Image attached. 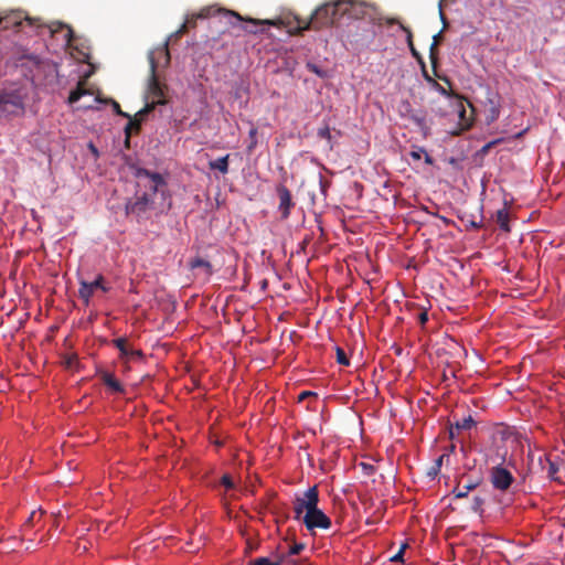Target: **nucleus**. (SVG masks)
<instances>
[{
    "label": "nucleus",
    "instance_id": "nucleus-1",
    "mask_svg": "<svg viewBox=\"0 0 565 565\" xmlns=\"http://www.w3.org/2000/svg\"><path fill=\"white\" fill-rule=\"evenodd\" d=\"M253 26H275L279 31H286L289 35H299L303 31H323L331 26H343V11L341 0L327 1L311 13L308 19H302L292 13L281 14L275 19L249 20Z\"/></svg>",
    "mask_w": 565,
    "mask_h": 565
},
{
    "label": "nucleus",
    "instance_id": "nucleus-2",
    "mask_svg": "<svg viewBox=\"0 0 565 565\" xmlns=\"http://www.w3.org/2000/svg\"><path fill=\"white\" fill-rule=\"evenodd\" d=\"M253 18L242 17L239 13L211 4L201 8L198 12L189 13L181 26L172 32L170 35H184L195 31L199 24H215L221 23L231 26H239V30L249 34L256 35L260 32V26H253L248 21Z\"/></svg>",
    "mask_w": 565,
    "mask_h": 565
},
{
    "label": "nucleus",
    "instance_id": "nucleus-3",
    "mask_svg": "<svg viewBox=\"0 0 565 565\" xmlns=\"http://www.w3.org/2000/svg\"><path fill=\"white\" fill-rule=\"evenodd\" d=\"M169 61L170 54L168 51V41H166L161 46L149 52L151 76L148 84V90L146 96L147 104L142 109H140L136 114L135 119H131L128 114L121 111L120 106L117 102H111L113 108L116 114L129 118V124L126 127L127 136H129L130 128H139L141 121L145 120L147 115L154 108L156 105H162L166 103L163 88L157 78L156 71L160 66H166L169 63Z\"/></svg>",
    "mask_w": 565,
    "mask_h": 565
},
{
    "label": "nucleus",
    "instance_id": "nucleus-4",
    "mask_svg": "<svg viewBox=\"0 0 565 565\" xmlns=\"http://www.w3.org/2000/svg\"><path fill=\"white\" fill-rule=\"evenodd\" d=\"M39 34L49 33L55 35H75L73 28L61 21H44L42 18H31L25 11L11 10L0 13V32Z\"/></svg>",
    "mask_w": 565,
    "mask_h": 565
},
{
    "label": "nucleus",
    "instance_id": "nucleus-5",
    "mask_svg": "<svg viewBox=\"0 0 565 565\" xmlns=\"http://www.w3.org/2000/svg\"><path fill=\"white\" fill-rule=\"evenodd\" d=\"M341 8L344 25L355 20H367L387 31L404 32L406 35H413L412 31L401 20L385 17L373 3L360 0H341Z\"/></svg>",
    "mask_w": 565,
    "mask_h": 565
},
{
    "label": "nucleus",
    "instance_id": "nucleus-6",
    "mask_svg": "<svg viewBox=\"0 0 565 565\" xmlns=\"http://www.w3.org/2000/svg\"><path fill=\"white\" fill-rule=\"evenodd\" d=\"M319 494L317 487H311L294 501L295 519L302 521L306 527L315 532L317 529L328 530L331 520L318 508Z\"/></svg>",
    "mask_w": 565,
    "mask_h": 565
},
{
    "label": "nucleus",
    "instance_id": "nucleus-7",
    "mask_svg": "<svg viewBox=\"0 0 565 565\" xmlns=\"http://www.w3.org/2000/svg\"><path fill=\"white\" fill-rule=\"evenodd\" d=\"M449 106L451 108V113L448 115L454 116V119H457L458 129L452 134L459 135L460 132L468 130L473 122L472 114L467 113L466 102L459 97H449L448 98ZM471 108V113H473L472 106L467 103Z\"/></svg>",
    "mask_w": 565,
    "mask_h": 565
},
{
    "label": "nucleus",
    "instance_id": "nucleus-8",
    "mask_svg": "<svg viewBox=\"0 0 565 565\" xmlns=\"http://www.w3.org/2000/svg\"><path fill=\"white\" fill-rule=\"evenodd\" d=\"M484 119L488 125L494 122L500 116V97L497 93L488 89L483 102Z\"/></svg>",
    "mask_w": 565,
    "mask_h": 565
},
{
    "label": "nucleus",
    "instance_id": "nucleus-9",
    "mask_svg": "<svg viewBox=\"0 0 565 565\" xmlns=\"http://www.w3.org/2000/svg\"><path fill=\"white\" fill-rule=\"evenodd\" d=\"M490 478L492 486L501 491L507 490L514 480L512 473L501 466L492 468Z\"/></svg>",
    "mask_w": 565,
    "mask_h": 565
},
{
    "label": "nucleus",
    "instance_id": "nucleus-10",
    "mask_svg": "<svg viewBox=\"0 0 565 565\" xmlns=\"http://www.w3.org/2000/svg\"><path fill=\"white\" fill-rule=\"evenodd\" d=\"M79 284H81V287H79L78 294H79V297L85 301V303L89 302V300L96 289H100L104 292L108 291V288L104 285V278L102 275H99L92 282L81 280Z\"/></svg>",
    "mask_w": 565,
    "mask_h": 565
},
{
    "label": "nucleus",
    "instance_id": "nucleus-11",
    "mask_svg": "<svg viewBox=\"0 0 565 565\" xmlns=\"http://www.w3.org/2000/svg\"><path fill=\"white\" fill-rule=\"evenodd\" d=\"M153 200L147 193L141 196H137L135 201H129L126 204V210L128 214L141 215L146 211L152 207Z\"/></svg>",
    "mask_w": 565,
    "mask_h": 565
},
{
    "label": "nucleus",
    "instance_id": "nucleus-12",
    "mask_svg": "<svg viewBox=\"0 0 565 565\" xmlns=\"http://www.w3.org/2000/svg\"><path fill=\"white\" fill-rule=\"evenodd\" d=\"M136 175L138 178L145 177L149 180V184H146V186H148L153 194L157 193L159 189L166 184L164 179L160 173L150 172L146 169H138Z\"/></svg>",
    "mask_w": 565,
    "mask_h": 565
},
{
    "label": "nucleus",
    "instance_id": "nucleus-13",
    "mask_svg": "<svg viewBox=\"0 0 565 565\" xmlns=\"http://www.w3.org/2000/svg\"><path fill=\"white\" fill-rule=\"evenodd\" d=\"M279 195V211L281 212V217L287 218L290 214V209L292 206L291 194L289 190L285 186L278 189Z\"/></svg>",
    "mask_w": 565,
    "mask_h": 565
},
{
    "label": "nucleus",
    "instance_id": "nucleus-14",
    "mask_svg": "<svg viewBox=\"0 0 565 565\" xmlns=\"http://www.w3.org/2000/svg\"><path fill=\"white\" fill-rule=\"evenodd\" d=\"M285 559L284 555L275 554L270 557H258L250 562V565H280Z\"/></svg>",
    "mask_w": 565,
    "mask_h": 565
},
{
    "label": "nucleus",
    "instance_id": "nucleus-15",
    "mask_svg": "<svg viewBox=\"0 0 565 565\" xmlns=\"http://www.w3.org/2000/svg\"><path fill=\"white\" fill-rule=\"evenodd\" d=\"M84 96H93V92L88 88H85L82 83H78L77 88L71 92L68 96V103L75 104Z\"/></svg>",
    "mask_w": 565,
    "mask_h": 565
},
{
    "label": "nucleus",
    "instance_id": "nucleus-16",
    "mask_svg": "<svg viewBox=\"0 0 565 565\" xmlns=\"http://www.w3.org/2000/svg\"><path fill=\"white\" fill-rule=\"evenodd\" d=\"M228 158L230 154L220 157L216 160L210 161L209 166L212 170H218L222 174H226L228 172Z\"/></svg>",
    "mask_w": 565,
    "mask_h": 565
},
{
    "label": "nucleus",
    "instance_id": "nucleus-17",
    "mask_svg": "<svg viewBox=\"0 0 565 565\" xmlns=\"http://www.w3.org/2000/svg\"><path fill=\"white\" fill-rule=\"evenodd\" d=\"M479 486V481H469L465 484H458V487L455 489L456 498H465L468 495V493L472 490H475Z\"/></svg>",
    "mask_w": 565,
    "mask_h": 565
},
{
    "label": "nucleus",
    "instance_id": "nucleus-18",
    "mask_svg": "<svg viewBox=\"0 0 565 565\" xmlns=\"http://www.w3.org/2000/svg\"><path fill=\"white\" fill-rule=\"evenodd\" d=\"M495 221L499 224L500 228L503 231H509V211L503 207L497 211Z\"/></svg>",
    "mask_w": 565,
    "mask_h": 565
},
{
    "label": "nucleus",
    "instance_id": "nucleus-19",
    "mask_svg": "<svg viewBox=\"0 0 565 565\" xmlns=\"http://www.w3.org/2000/svg\"><path fill=\"white\" fill-rule=\"evenodd\" d=\"M103 381L113 392L121 393L124 391L122 385L110 373H105Z\"/></svg>",
    "mask_w": 565,
    "mask_h": 565
},
{
    "label": "nucleus",
    "instance_id": "nucleus-20",
    "mask_svg": "<svg viewBox=\"0 0 565 565\" xmlns=\"http://www.w3.org/2000/svg\"><path fill=\"white\" fill-rule=\"evenodd\" d=\"M13 105L15 107H21V102L19 99H14L10 94L8 93H0V110L6 111L7 105Z\"/></svg>",
    "mask_w": 565,
    "mask_h": 565
},
{
    "label": "nucleus",
    "instance_id": "nucleus-21",
    "mask_svg": "<svg viewBox=\"0 0 565 565\" xmlns=\"http://www.w3.org/2000/svg\"><path fill=\"white\" fill-rule=\"evenodd\" d=\"M190 267L192 269L202 268L206 276L212 274V265L207 260L200 257L192 259Z\"/></svg>",
    "mask_w": 565,
    "mask_h": 565
},
{
    "label": "nucleus",
    "instance_id": "nucleus-22",
    "mask_svg": "<svg viewBox=\"0 0 565 565\" xmlns=\"http://www.w3.org/2000/svg\"><path fill=\"white\" fill-rule=\"evenodd\" d=\"M142 356H143L142 352L140 350L132 349V348L128 347L127 355H120V359L125 362H129V361L140 360V359H142Z\"/></svg>",
    "mask_w": 565,
    "mask_h": 565
},
{
    "label": "nucleus",
    "instance_id": "nucleus-23",
    "mask_svg": "<svg viewBox=\"0 0 565 565\" xmlns=\"http://www.w3.org/2000/svg\"><path fill=\"white\" fill-rule=\"evenodd\" d=\"M413 121L415 125L420 129L424 137H427L429 135V127L426 124V119L423 116H413Z\"/></svg>",
    "mask_w": 565,
    "mask_h": 565
},
{
    "label": "nucleus",
    "instance_id": "nucleus-24",
    "mask_svg": "<svg viewBox=\"0 0 565 565\" xmlns=\"http://www.w3.org/2000/svg\"><path fill=\"white\" fill-rule=\"evenodd\" d=\"M113 343L119 350L120 355H127L129 345L127 344L126 338H117Z\"/></svg>",
    "mask_w": 565,
    "mask_h": 565
},
{
    "label": "nucleus",
    "instance_id": "nucleus-25",
    "mask_svg": "<svg viewBox=\"0 0 565 565\" xmlns=\"http://www.w3.org/2000/svg\"><path fill=\"white\" fill-rule=\"evenodd\" d=\"M475 425V420L471 416L465 417L461 420L457 422L456 427L458 429L468 430Z\"/></svg>",
    "mask_w": 565,
    "mask_h": 565
},
{
    "label": "nucleus",
    "instance_id": "nucleus-26",
    "mask_svg": "<svg viewBox=\"0 0 565 565\" xmlns=\"http://www.w3.org/2000/svg\"><path fill=\"white\" fill-rule=\"evenodd\" d=\"M307 67L309 71H311L312 73H315L316 75H318L319 77L321 78H324L328 76L327 72L321 70L320 67H318L316 64L313 63H308L307 64Z\"/></svg>",
    "mask_w": 565,
    "mask_h": 565
},
{
    "label": "nucleus",
    "instance_id": "nucleus-27",
    "mask_svg": "<svg viewBox=\"0 0 565 565\" xmlns=\"http://www.w3.org/2000/svg\"><path fill=\"white\" fill-rule=\"evenodd\" d=\"M305 548V545L302 543H295L294 545H291L289 547V551L287 554H282L285 557L286 556H291V555H298L302 550Z\"/></svg>",
    "mask_w": 565,
    "mask_h": 565
},
{
    "label": "nucleus",
    "instance_id": "nucleus-28",
    "mask_svg": "<svg viewBox=\"0 0 565 565\" xmlns=\"http://www.w3.org/2000/svg\"><path fill=\"white\" fill-rule=\"evenodd\" d=\"M425 153V149L423 147H414L409 152V156L413 160H420Z\"/></svg>",
    "mask_w": 565,
    "mask_h": 565
},
{
    "label": "nucleus",
    "instance_id": "nucleus-29",
    "mask_svg": "<svg viewBox=\"0 0 565 565\" xmlns=\"http://www.w3.org/2000/svg\"><path fill=\"white\" fill-rule=\"evenodd\" d=\"M482 504H483V499H482V498H480V497H475V498H473V503H472L471 509H472L476 513L481 514V513H482Z\"/></svg>",
    "mask_w": 565,
    "mask_h": 565
},
{
    "label": "nucleus",
    "instance_id": "nucleus-30",
    "mask_svg": "<svg viewBox=\"0 0 565 565\" xmlns=\"http://www.w3.org/2000/svg\"><path fill=\"white\" fill-rule=\"evenodd\" d=\"M318 136H319L320 138H323V139H328V140H330V139H331V132H330L329 127H327V126H326V127H323V128H320V129L318 130Z\"/></svg>",
    "mask_w": 565,
    "mask_h": 565
},
{
    "label": "nucleus",
    "instance_id": "nucleus-31",
    "mask_svg": "<svg viewBox=\"0 0 565 565\" xmlns=\"http://www.w3.org/2000/svg\"><path fill=\"white\" fill-rule=\"evenodd\" d=\"M96 103H103V100L98 96H96L93 98V103H87V104L85 103V104L78 106V109H92V108H94V104H96Z\"/></svg>",
    "mask_w": 565,
    "mask_h": 565
},
{
    "label": "nucleus",
    "instance_id": "nucleus-32",
    "mask_svg": "<svg viewBox=\"0 0 565 565\" xmlns=\"http://www.w3.org/2000/svg\"><path fill=\"white\" fill-rule=\"evenodd\" d=\"M337 355H338V362L340 364H343V365L349 364V360L347 359V356L342 350L338 349Z\"/></svg>",
    "mask_w": 565,
    "mask_h": 565
},
{
    "label": "nucleus",
    "instance_id": "nucleus-33",
    "mask_svg": "<svg viewBox=\"0 0 565 565\" xmlns=\"http://www.w3.org/2000/svg\"><path fill=\"white\" fill-rule=\"evenodd\" d=\"M405 547H406V545H405V544H403V545L401 546L399 551H398L395 555H393V556L391 557V561H392V562H399V561H402V559H403V553H404Z\"/></svg>",
    "mask_w": 565,
    "mask_h": 565
},
{
    "label": "nucleus",
    "instance_id": "nucleus-34",
    "mask_svg": "<svg viewBox=\"0 0 565 565\" xmlns=\"http://www.w3.org/2000/svg\"><path fill=\"white\" fill-rule=\"evenodd\" d=\"M249 138L252 140V143L249 146V149H253L255 146H256V135H257V129L256 128H252L249 130Z\"/></svg>",
    "mask_w": 565,
    "mask_h": 565
},
{
    "label": "nucleus",
    "instance_id": "nucleus-35",
    "mask_svg": "<svg viewBox=\"0 0 565 565\" xmlns=\"http://www.w3.org/2000/svg\"><path fill=\"white\" fill-rule=\"evenodd\" d=\"M428 81H429V82H431V83L434 84V86L436 87V89H437L438 92H440L443 95H446V96H447V98H449V97H450V96L447 94L446 89H445L443 86H440L437 82H435L434 79H430V78H429Z\"/></svg>",
    "mask_w": 565,
    "mask_h": 565
},
{
    "label": "nucleus",
    "instance_id": "nucleus-36",
    "mask_svg": "<svg viewBox=\"0 0 565 565\" xmlns=\"http://www.w3.org/2000/svg\"><path fill=\"white\" fill-rule=\"evenodd\" d=\"M222 482H223V484L226 488H232L233 487V482H232V480H231V478L228 476H223Z\"/></svg>",
    "mask_w": 565,
    "mask_h": 565
},
{
    "label": "nucleus",
    "instance_id": "nucleus-37",
    "mask_svg": "<svg viewBox=\"0 0 565 565\" xmlns=\"http://www.w3.org/2000/svg\"><path fill=\"white\" fill-rule=\"evenodd\" d=\"M319 185H320L321 192L323 194H326L327 185H326V182H324V180H323L321 174H319Z\"/></svg>",
    "mask_w": 565,
    "mask_h": 565
},
{
    "label": "nucleus",
    "instance_id": "nucleus-38",
    "mask_svg": "<svg viewBox=\"0 0 565 565\" xmlns=\"http://www.w3.org/2000/svg\"><path fill=\"white\" fill-rule=\"evenodd\" d=\"M406 40H407V43H408V45H409V47H411V50H412L413 55H414V56H416V57H418V54H417L416 50H415V49H414V46H413L412 38H411V36H407V38H406Z\"/></svg>",
    "mask_w": 565,
    "mask_h": 565
},
{
    "label": "nucleus",
    "instance_id": "nucleus-39",
    "mask_svg": "<svg viewBox=\"0 0 565 565\" xmlns=\"http://www.w3.org/2000/svg\"><path fill=\"white\" fill-rule=\"evenodd\" d=\"M311 395H313V393H312V392L305 391V392H301V393L299 394V397H298V398H299V401H303L305 398H307L308 396H311Z\"/></svg>",
    "mask_w": 565,
    "mask_h": 565
},
{
    "label": "nucleus",
    "instance_id": "nucleus-40",
    "mask_svg": "<svg viewBox=\"0 0 565 565\" xmlns=\"http://www.w3.org/2000/svg\"><path fill=\"white\" fill-rule=\"evenodd\" d=\"M433 39H434V41L431 42V44H430V46H429V47H430V54H431V55L434 54V50H435V47L438 45V40H439L440 38H433Z\"/></svg>",
    "mask_w": 565,
    "mask_h": 565
},
{
    "label": "nucleus",
    "instance_id": "nucleus-41",
    "mask_svg": "<svg viewBox=\"0 0 565 565\" xmlns=\"http://www.w3.org/2000/svg\"><path fill=\"white\" fill-rule=\"evenodd\" d=\"M423 158L425 159V162H426L427 164H433V163H434L433 158L427 153V151H426V150H425V153H424Z\"/></svg>",
    "mask_w": 565,
    "mask_h": 565
},
{
    "label": "nucleus",
    "instance_id": "nucleus-42",
    "mask_svg": "<svg viewBox=\"0 0 565 565\" xmlns=\"http://www.w3.org/2000/svg\"><path fill=\"white\" fill-rule=\"evenodd\" d=\"M39 513L36 511H32L26 523H32L34 521V519L36 518Z\"/></svg>",
    "mask_w": 565,
    "mask_h": 565
},
{
    "label": "nucleus",
    "instance_id": "nucleus-43",
    "mask_svg": "<svg viewBox=\"0 0 565 565\" xmlns=\"http://www.w3.org/2000/svg\"><path fill=\"white\" fill-rule=\"evenodd\" d=\"M419 320H420L422 323H425L428 320L427 312L420 313Z\"/></svg>",
    "mask_w": 565,
    "mask_h": 565
},
{
    "label": "nucleus",
    "instance_id": "nucleus-44",
    "mask_svg": "<svg viewBox=\"0 0 565 565\" xmlns=\"http://www.w3.org/2000/svg\"><path fill=\"white\" fill-rule=\"evenodd\" d=\"M73 39H74V38H72V36L65 38V40H66V41H65V44H66V45H71V44H72V40H73Z\"/></svg>",
    "mask_w": 565,
    "mask_h": 565
},
{
    "label": "nucleus",
    "instance_id": "nucleus-45",
    "mask_svg": "<svg viewBox=\"0 0 565 565\" xmlns=\"http://www.w3.org/2000/svg\"><path fill=\"white\" fill-rule=\"evenodd\" d=\"M555 471H556V470H555L554 465H553V463H551V466H550V473H551V475H553Z\"/></svg>",
    "mask_w": 565,
    "mask_h": 565
},
{
    "label": "nucleus",
    "instance_id": "nucleus-46",
    "mask_svg": "<svg viewBox=\"0 0 565 565\" xmlns=\"http://www.w3.org/2000/svg\"><path fill=\"white\" fill-rule=\"evenodd\" d=\"M441 461H443V457H440V458L437 460V466H438V467L441 465Z\"/></svg>",
    "mask_w": 565,
    "mask_h": 565
},
{
    "label": "nucleus",
    "instance_id": "nucleus-47",
    "mask_svg": "<svg viewBox=\"0 0 565 565\" xmlns=\"http://www.w3.org/2000/svg\"><path fill=\"white\" fill-rule=\"evenodd\" d=\"M90 148H92L94 153H97V150H96V148L93 145H90Z\"/></svg>",
    "mask_w": 565,
    "mask_h": 565
},
{
    "label": "nucleus",
    "instance_id": "nucleus-48",
    "mask_svg": "<svg viewBox=\"0 0 565 565\" xmlns=\"http://www.w3.org/2000/svg\"><path fill=\"white\" fill-rule=\"evenodd\" d=\"M435 35L436 36L443 35V31H438Z\"/></svg>",
    "mask_w": 565,
    "mask_h": 565
}]
</instances>
